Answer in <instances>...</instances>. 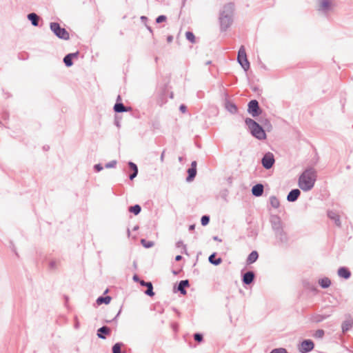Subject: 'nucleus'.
Here are the masks:
<instances>
[{
	"instance_id": "nucleus-1",
	"label": "nucleus",
	"mask_w": 353,
	"mask_h": 353,
	"mask_svg": "<svg viewBox=\"0 0 353 353\" xmlns=\"http://www.w3.org/2000/svg\"><path fill=\"white\" fill-rule=\"evenodd\" d=\"M234 4L228 3L224 5L219 12V21L221 32L226 31L233 21Z\"/></svg>"
},
{
	"instance_id": "nucleus-2",
	"label": "nucleus",
	"mask_w": 353,
	"mask_h": 353,
	"mask_svg": "<svg viewBox=\"0 0 353 353\" xmlns=\"http://www.w3.org/2000/svg\"><path fill=\"white\" fill-rule=\"evenodd\" d=\"M316 180V172L313 168L305 169L299 178V187L305 192L312 190Z\"/></svg>"
},
{
	"instance_id": "nucleus-3",
	"label": "nucleus",
	"mask_w": 353,
	"mask_h": 353,
	"mask_svg": "<svg viewBox=\"0 0 353 353\" xmlns=\"http://www.w3.org/2000/svg\"><path fill=\"white\" fill-rule=\"evenodd\" d=\"M245 123L254 137L259 140H265L266 139L267 137L263 128L254 119L246 118Z\"/></svg>"
},
{
	"instance_id": "nucleus-4",
	"label": "nucleus",
	"mask_w": 353,
	"mask_h": 353,
	"mask_svg": "<svg viewBox=\"0 0 353 353\" xmlns=\"http://www.w3.org/2000/svg\"><path fill=\"white\" fill-rule=\"evenodd\" d=\"M50 28L59 39L63 40H68L70 39L69 32L65 28H61L59 23L51 22L50 23Z\"/></svg>"
},
{
	"instance_id": "nucleus-5",
	"label": "nucleus",
	"mask_w": 353,
	"mask_h": 353,
	"mask_svg": "<svg viewBox=\"0 0 353 353\" xmlns=\"http://www.w3.org/2000/svg\"><path fill=\"white\" fill-rule=\"evenodd\" d=\"M237 61L245 72L250 69V62L247 58L245 49L243 46H241L239 50Z\"/></svg>"
},
{
	"instance_id": "nucleus-6",
	"label": "nucleus",
	"mask_w": 353,
	"mask_h": 353,
	"mask_svg": "<svg viewBox=\"0 0 353 353\" xmlns=\"http://www.w3.org/2000/svg\"><path fill=\"white\" fill-rule=\"evenodd\" d=\"M248 112L253 117H256L262 113V110L256 99L251 100L248 104Z\"/></svg>"
},
{
	"instance_id": "nucleus-7",
	"label": "nucleus",
	"mask_w": 353,
	"mask_h": 353,
	"mask_svg": "<svg viewBox=\"0 0 353 353\" xmlns=\"http://www.w3.org/2000/svg\"><path fill=\"white\" fill-rule=\"evenodd\" d=\"M274 163V154L270 152H266L261 159L262 165L266 170L272 168Z\"/></svg>"
},
{
	"instance_id": "nucleus-8",
	"label": "nucleus",
	"mask_w": 353,
	"mask_h": 353,
	"mask_svg": "<svg viewBox=\"0 0 353 353\" xmlns=\"http://www.w3.org/2000/svg\"><path fill=\"white\" fill-rule=\"evenodd\" d=\"M274 234L276 239V245L281 246L288 243V236L283 229L275 232Z\"/></svg>"
},
{
	"instance_id": "nucleus-9",
	"label": "nucleus",
	"mask_w": 353,
	"mask_h": 353,
	"mask_svg": "<svg viewBox=\"0 0 353 353\" xmlns=\"http://www.w3.org/2000/svg\"><path fill=\"white\" fill-rule=\"evenodd\" d=\"M314 347V342L310 339H305L303 340L299 347V351L301 353H308L312 351Z\"/></svg>"
},
{
	"instance_id": "nucleus-10",
	"label": "nucleus",
	"mask_w": 353,
	"mask_h": 353,
	"mask_svg": "<svg viewBox=\"0 0 353 353\" xmlns=\"http://www.w3.org/2000/svg\"><path fill=\"white\" fill-rule=\"evenodd\" d=\"M270 221L274 232L283 229L281 219L278 215H271Z\"/></svg>"
},
{
	"instance_id": "nucleus-11",
	"label": "nucleus",
	"mask_w": 353,
	"mask_h": 353,
	"mask_svg": "<svg viewBox=\"0 0 353 353\" xmlns=\"http://www.w3.org/2000/svg\"><path fill=\"white\" fill-rule=\"evenodd\" d=\"M255 279V273L253 271H248L242 275V282L244 285H250Z\"/></svg>"
},
{
	"instance_id": "nucleus-12",
	"label": "nucleus",
	"mask_w": 353,
	"mask_h": 353,
	"mask_svg": "<svg viewBox=\"0 0 353 353\" xmlns=\"http://www.w3.org/2000/svg\"><path fill=\"white\" fill-rule=\"evenodd\" d=\"M332 10V3L330 0H321L318 10L323 13H327Z\"/></svg>"
},
{
	"instance_id": "nucleus-13",
	"label": "nucleus",
	"mask_w": 353,
	"mask_h": 353,
	"mask_svg": "<svg viewBox=\"0 0 353 353\" xmlns=\"http://www.w3.org/2000/svg\"><path fill=\"white\" fill-rule=\"evenodd\" d=\"M110 333L111 329L109 327L104 325L97 330V335L99 339H105L106 336L110 335Z\"/></svg>"
},
{
	"instance_id": "nucleus-14",
	"label": "nucleus",
	"mask_w": 353,
	"mask_h": 353,
	"mask_svg": "<svg viewBox=\"0 0 353 353\" xmlns=\"http://www.w3.org/2000/svg\"><path fill=\"white\" fill-rule=\"evenodd\" d=\"M140 285L141 286L145 287L147 290L145 291V294L149 296H153L154 295V292L153 291V285L152 283L150 281H145L143 280L140 281Z\"/></svg>"
},
{
	"instance_id": "nucleus-15",
	"label": "nucleus",
	"mask_w": 353,
	"mask_h": 353,
	"mask_svg": "<svg viewBox=\"0 0 353 353\" xmlns=\"http://www.w3.org/2000/svg\"><path fill=\"white\" fill-rule=\"evenodd\" d=\"M301 191L299 189H293L287 195V201L289 202H294L299 199Z\"/></svg>"
},
{
	"instance_id": "nucleus-16",
	"label": "nucleus",
	"mask_w": 353,
	"mask_h": 353,
	"mask_svg": "<svg viewBox=\"0 0 353 353\" xmlns=\"http://www.w3.org/2000/svg\"><path fill=\"white\" fill-rule=\"evenodd\" d=\"M264 192L263 185L261 183H257L252 188V194L256 196H261Z\"/></svg>"
},
{
	"instance_id": "nucleus-17",
	"label": "nucleus",
	"mask_w": 353,
	"mask_h": 353,
	"mask_svg": "<svg viewBox=\"0 0 353 353\" xmlns=\"http://www.w3.org/2000/svg\"><path fill=\"white\" fill-rule=\"evenodd\" d=\"M190 283L188 279L182 280L179 281L177 286V290L183 295H185L187 294V291L185 288L189 287Z\"/></svg>"
},
{
	"instance_id": "nucleus-18",
	"label": "nucleus",
	"mask_w": 353,
	"mask_h": 353,
	"mask_svg": "<svg viewBox=\"0 0 353 353\" xmlns=\"http://www.w3.org/2000/svg\"><path fill=\"white\" fill-rule=\"evenodd\" d=\"M114 111L117 113H121L131 110L130 107H126L121 102H117L114 105Z\"/></svg>"
},
{
	"instance_id": "nucleus-19",
	"label": "nucleus",
	"mask_w": 353,
	"mask_h": 353,
	"mask_svg": "<svg viewBox=\"0 0 353 353\" xmlns=\"http://www.w3.org/2000/svg\"><path fill=\"white\" fill-rule=\"evenodd\" d=\"M338 274L340 277L343 278L345 279H347L351 276V272L348 268L345 267H341L338 270Z\"/></svg>"
},
{
	"instance_id": "nucleus-20",
	"label": "nucleus",
	"mask_w": 353,
	"mask_h": 353,
	"mask_svg": "<svg viewBox=\"0 0 353 353\" xmlns=\"http://www.w3.org/2000/svg\"><path fill=\"white\" fill-rule=\"evenodd\" d=\"M29 21H31V23L33 26H38L39 22L40 20V17L34 12L29 13L27 16Z\"/></svg>"
},
{
	"instance_id": "nucleus-21",
	"label": "nucleus",
	"mask_w": 353,
	"mask_h": 353,
	"mask_svg": "<svg viewBox=\"0 0 353 353\" xmlns=\"http://www.w3.org/2000/svg\"><path fill=\"white\" fill-rule=\"evenodd\" d=\"M128 166L132 170V172L129 175V179L130 180H133L138 174V167L132 161L128 162Z\"/></svg>"
},
{
	"instance_id": "nucleus-22",
	"label": "nucleus",
	"mask_w": 353,
	"mask_h": 353,
	"mask_svg": "<svg viewBox=\"0 0 353 353\" xmlns=\"http://www.w3.org/2000/svg\"><path fill=\"white\" fill-rule=\"evenodd\" d=\"M327 216L330 219H332L334 221V223L336 224V225H337L339 227L341 226V221H340V216L337 213H336L334 211H328Z\"/></svg>"
},
{
	"instance_id": "nucleus-23",
	"label": "nucleus",
	"mask_w": 353,
	"mask_h": 353,
	"mask_svg": "<svg viewBox=\"0 0 353 353\" xmlns=\"http://www.w3.org/2000/svg\"><path fill=\"white\" fill-rule=\"evenodd\" d=\"M225 108L231 114H236L238 111L237 106L234 103L228 100L225 103Z\"/></svg>"
},
{
	"instance_id": "nucleus-24",
	"label": "nucleus",
	"mask_w": 353,
	"mask_h": 353,
	"mask_svg": "<svg viewBox=\"0 0 353 353\" xmlns=\"http://www.w3.org/2000/svg\"><path fill=\"white\" fill-rule=\"evenodd\" d=\"M258 258H259L258 252L254 250L249 254V255L246 259V263L248 265L252 264L257 261Z\"/></svg>"
},
{
	"instance_id": "nucleus-25",
	"label": "nucleus",
	"mask_w": 353,
	"mask_h": 353,
	"mask_svg": "<svg viewBox=\"0 0 353 353\" xmlns=\"http://www.w3.org/2000/svg\"><path fill=\"white\" fill-rule=\"evenodd\" d=\"M353 325V321L352 319H347L343 322L341 328L343 333H345L348 330H350Z\"/></svg>"
},
{
	"instance_id": "nucleus-26",
	"label": "nucleus",
	"mask_w": 353,
	"mask_h": 353,
	"mask_svg": "<svg viewBox=\"0 0 353 353\" xmlns=\"http://www.w3.org/2000/svg\"><path fill=\"white\" fill-rule=\"evenodd\" d=\"M187 172H188V176L186 177V181L187 182L192 181L196 175V172H197L196 168H190L188 169Z\"/></svg>"
},
{
	"instance_id": "nucleus-27",
	"label": "nucleus",
	"mask_w": 353,
	"mask_h": 353,
	"mask_svg": "<svg viewBox=\"0 0 353 353\" xmlns=\"http://www.w3.org/2000/svg\"><path fill=\"white\" fill-rule=\"evenodd\" d=\"M208 261L211 264H213L214 265H218L221 263L222 259L221 258H216V253H212L210 255L208 258Z\"/></svg>"
},
{
	"instance_id": "nucleus-28",
	"label": "nucleus",
	"mask_w": 353,
	"mask_h": 353,
	"mask_svg": "<svg viewBox=\"0 0 353 353\" xmlns=\"http://www.w3.org/2000/svg\"><path fill=\"white\" fill-rule=\"evenodd\" d=\"M319 284L322 288H327L331 285V281L327 277H324L319 280Z\"/></svg>"
},
{
	"instance_id": "nucleus-29",
	"label": "nucleus",
	"mask_w": 353,
	"mask_h": 353,
	"mask_svg": "<svg viewBox=\"0 0 353 353\" xmlns=\"http://www.w3.org/2000/svg\"><path fill=\"white\" fill-rule=\"evenodd\" d=\"M111 299H112V298L110 296H101L97 298V303L98 305H101L103 303L107 305L110 302Z\"/></svg>"
},
{
	"instance_id": "nucleus-30",
	"label": "nucleus",
	"mask_w": 353,
	"mask_h": 353,
	"mask_svg": "<svg viewBox=\"0 0 353 353\" xmlns=\"http://www.w3.org/2000/svg\"><path fill=\"white\" fill-rule=\"evenodd\" d=\"M329 315L315 314L312 316L311 320L314 323H320L326 319Z\"/></svg>"
},
{
	"instance_id": "nucleus-31",
	"label": "nucleus",
	"mask_w": 353,
	"mask_h": 353,
	"mask_svg": "<svg viewBox=\"0 0 353 353\" xmlns=\"http://www.w3.org/2000/svg\"><path fill=\"white\" fill-rule=\"evenodd\" d=\"M270 203L271 206L275 209L278 208L280 205L279 200L275 196H271L270 197Z\"/></svg>"
},
{
	"instance_id": "nucleus-32",
	"label": "nucleus",
	"mask_w": 353,
	"mask_h": 353,
	"mask_svg": "<svg viewBox=\"0 0 353 353\" xmlns=\"http://www.w3.org/2000/svg\"><path fill=\"white\" fill-rule=\"evenodd\" d=\"M123 346V343L121 342L116 343L112 347V353H125L121 352V347Z\"/></svg>"
},
{
	"instance_id": "nucleus-33",
	"label": "nucleus",
	"mask_w": 353,
	"mask_h": 353,
	"mask_svg": "<svg viewBox=\"0 0 353 353\" xmlns=\"http://www.w3.org/2000/svg\"><path fill=\"white\" fill-rule=\"evenodd\" d=\"M128 210L130 212L133 213L134 215H137L141 212V207L139 205L136 204L129 207Z\"/></svg>"
},
{
	"instance_id": "nucleus-34",
	"label": "nucleus",
	"mask_w": 353,
	"mask_h": 353,
	"mask_svg": "<svg viewBox=\"0 0 353 353\" xmlns=\"http://www.w3.org/2000/svg\"><path fill=\"white\" fill-rule=\"evenodd\" d=\"M63 61L66 67H71L73 65L72 59L68 54L64 57Z\"/></svg>"
},
{
	"instance_id": "nucleus-35",
	"label": "nucleus",
	"mask_w": 353,
	"mask_h": 353,
	"mask_svg": "<svg viewBox=\"0 0 353 353\" xmlns=\"http://www.w3.org/2000/svg\"><path fill=\"white\" fill-rule=\"evenodd\" d=\"M141 243L145 248H152L154 245L153 241H147V240H145L144 239H142L141 240Z\"/></svg>"
},
{
	"instance_id": "nucleus-36",
	"label": "nucleus",
	"mask_w": 353,
	"mask_h": 353,
	"mask_svg": "<svg viewBox=\"0 0 353 353\" xmlns=\"http://www.w3.org/2000/svg\"><path fill=\"white\" fill-rule=\"evenodd\" d=\"M185 37L192 43H195V36L193 34V32H192L190 31L186 32H185Z\"/></svg>"
},
{
	"instance_id": "nucleus-37",
	"label": "nucleus",
	"mask_w": 353,
	"mask_h": 353,
	"mask_svg": "<svg viewBox=\"0 0 353 353\" xmlns=\"http://www.w3.org/2000/svg\"><path fill=\"white\" fill-rule=\"evenodd\" d=\"M325 334V332L323 330L319 329L317 330L314 334H313V336L316 339H322Z\"/></svg>"
},
{
	"instance_id": "nucleus-38",
	"label": "nucleus",
	"mask_w": 353,
	"mask_h": 353,
	"mask_svg": "<svg viewBox=\"0 0 353 353\" xmlns=\"http://www.w3.org/2000/svg\"><path fill=\"white\" fill-rule=\"evenodd\" d=\"M210 216L208 215H203L202 216L201 219V223L203 226L207 225L210 222Z\"/></svg>"
},
{
	"instance_id": "nucleus-39",
	"label": "nucleus",
	"mask_w": 353,
	"mask_h": 353,
	"mask_svg": "<svg viewBox=\"0 0 353 353\" xmlns=\"http://www.w3.org/2000/svg\"><path fill=\"white\" fill-rule=\"evenodd\" d=\"M270 353H288L286 349L283 347L273 349Z\"/></svg>"
},
{
	"instance_id": "nucleus-40",
	"label": "nucleus",
	"mask_w": 353,
	"mask_h": 353,
	"mask_svg": "<svg viewBox=\"0 0 353 353\" xmlns=\"http://www.w3.org/2000/svg\"><path fill=\"white\" fill-rule=\"evenodd\" d=\"M117 163V161L116 160H112V161L107 163L105 165V168H113L116 166Z\"/></svg>"
},
{
	"instance_id": "nucleus-41",
	"label": "nucleus",
	"mask_w": 353,
	"mask_h": 353,
	"mask_svg": "<svg viewBox=\"0 0 353 353\" xmlns=\"http://www.w3.org/2000/svg\"><path fill=\"white\" fill-rule=\"evenodd\" d=\"M194 339L197 342H201L203 339V334L201 333H195L194 334Z\"/></svg>"
},
{
	"instance_id": "nucleus-42",
	"label": "nucleus",
	"mask_w": 353,
	"mask_h": 353,
	"mask_svg": "<svg viewBox=\"0 0 353 353\" xmlns=\"http://www.w3.org/2000/svg\"><path fill=\"white\" fill-rule=\"evenodd\" d=\"M166 19H167L166 16H165V15H159V17H157L156 18V22L157 23H161L163 22V21H165Z\"/></svg>"
},
{
	"instance_id": "nucleus-43",
	"label": "nucleus",
	"mask_w": 353,
	"mask_h": 353,
	"mask_svg": "<svg viewBox=\"0 0 353 353\" xmlns=\"http://www.w3.org/2000/svg\"><path fill=\"white\" fill-rule=\"evenodd\" d=\"M57 267V261L55 260H51L49 262V268L51 270H55Z\"/></svg>"
},
{
	"instance_id": "nucleus-44",
	"label": "nucleus",
	"mask_w": 353,
	"mask_h": 353,
	"mask_svg": "<svg viewBox=\"0 0 353 353\" xmlns=\"http://www.w3.org/2000/svg\"><path fill=\"white\" fill-rule=\"evenodd\" d=\"M94 169L96 172H100L103 169V167L102 166V165L101 163H98V164H95L94 165Z\"/></svg>"
},
{
	"instance_id": "nucleus-45",
	"label": "nucleus",
	"mask_w": 353,
	"mask_h": 353,
	"mask_svg": "<svg viewBox=\"0 0 353 353\" xmlns=\"http://www.w3.org/2000/svg\"><path fill=\"white\" fill-rule=\"evenodd\" d=\"M72 59L74 58H77L79 54V52L77 51L76 52H73V53H69L68 54Z\"/></svg>"
},
{
	"instance_id": "nucleus-46",
	"label": "nucleus",
	"mask_w": 353,
	"mask_h": 353,
	"mask_svg": "<svg viewBox=\"0 0 353 353\" xmlns=\"http://www.w3.org/2000/svg\"><path fill=\"white\" fill-rule=\"evenodd\" d=\"M262 123L265 127L272 128L271 123L268 119H265L264 121H262Z\"/></svg>"
},
{
	"instance_id": "nucleus-47",
	"label": "nucleus",
	"mask_w": 353,
	"mask_h": 353,
	"mask_svg": "<svg viewBox=\"0 0 353 353\" xmlns=\"http://www.w3.org/2000/svg\"><path fill=\"white\" fill-rule=\"evenodd\" d=\"M186 110H187V107L184 105V104H181L180 106H179V110L183 112V113H185L186 112Z\"/></svg>"
},
{
	"instance_id": "nucleus-48",
	"label": "nucleus",
	"mask_w": 353,
	"mask_h": 353,
	"mask_svg": "<svg viewBox=\"0 0 353 353\" xmlns=\"http://www.w3.org/2000/svg\"><path fill=\"white\" fill-rule=\"evenodd\" d=\"M122 305L121 306L118 313L117 314V315L115 316V317L112 320V321H115L117 319V317L120 315L121 312V310H122Z\"/></svg>"
},
{
	"instance_id": "nucleus-49",
	"label": "nucleus",
	"mask_w": 353,
	"mask_h": 353,
	"mask_svg": "<svg viewBox=\"0 0 353 353\" xmlns=\"http://www.w3.org/2000/svg\"><path fill=\"white\" fill-rule=\"evenodd\" d=\"M132 279H133V280H134V281H137V282H139V283H140V281H141V280H140V279H139V276H138L137 274H134V275L133 276V278H132Z\"/></svg>"
},
{
	"instance_id": "nucleus-50",
	"label": "nucleus",
	"mask_w": 353,
	"mask_h": 353,
	"mask_svg": "<svg viewBox=\"0 0 353 353\" xmlns=\"http://www.w3.org/2000/svg\"><path fill=\"white\" fill-rule=\"evenodd\" d=\"M196 165H197V163L196 161H193L192 163H191V167L192 168H196Z\"/></svg>"
},
{
	"instance_id": "nucleus-51",
	"label": "nucleus",
	"mask_w": 353,
	"mask_h": 353,
	"mask_svg": "<svg viewBox=\"0 0 353 353\" xmlns=\"http://www.w3.org/2000/svg\"><path fill=\"white\" fill-rule=\"evenodd\" d=\"M165 150H163L161 154L160 160L163 163L164 161Z\"/></svg>"
},
{
	"instance_id": "nucleus-52",
	"label": "nucleus",
	"mask_w": 353,
	"mask_h": 353,
	"mask_svg": "<svg viewBox=\"0 0 353 353\" xmlns=\"http://www.w3.org/2000/svg\"><path fill=\"white\" fill-rule=\"evenodd\" d=\"M173 40V37L171 36V35H169L168 37H167V41L168 43H170L172 42Z\"/></svg>"
},
{
	"instance_id": "nucleus-53",
	"label": "nucleus",
	"mask_w": 353,
	"mask_h": 353,
	"mask_svg": "<svg viewBox=\"0 0 353 353\" xmlns=\"http://www.w3.org/2000/svg\"><path fill=\"white\" fill-rule=\"evenodd\" d=\"M181 259H182V256H181V255H177V256H176V257H175V261H181Z\"/></svg>"
},
{
	"instance_id": "nucleus-54",
	"label": "nucleus",
	"mask_w": 353,
	"mask_h": 353,
	"mask_svg": "<svg viewBox=\"0 0 353 353\" xmlns=\"http://www.w3.org/2000/svg\"><path fill=\"white\" fill-rule=\"evenodd\" d=\"M141 20L142 22H145L148 20V17L145 16L141 17Z\"/></svg>"
},
{
	"instance_id": "nucleus-55",
	"label": "nucleus",
	"mask_w": 353,
	"mask_h": 353,
	"mask_svg": "<svg viewBox=\"0 0 353 353\" xmlns=\"http://www.w3.org/2000/svg\"><path fill=\"white\" fill-rule=\"evenodd\" d=\"M176 245H177V247H180L181 245H183V248L185 249V245H183V242H182V241H179V242L176 243Z\"/></svg>"
},
{
	"instance_id": "nucleus-56",
	"label": "nucleus",
	"mask_w": 353,
	"mask_h": 353,
	"mask_svg": "<svg viewBox=\"0 0 353 353\" xmlns=\"http://www.w3.org/2000/svg\"><path fill=\"white\" fill-rule=\"evenodd\" d=\"M194 228H195V225H194V224H193V225H190L189 226V230H190V231H192V230H194Z\"/></svg>"
},
{
	"instance_id": "nucleus-57",
	"label": "nucleus",
	"mask_w": 353,
	"mask_h": 353,
	"mask_svg": "<svg viewBox=\"0 0 353 353\" xmlns=\"http://www.w3.org/2000/svg\"><path fill=\"white\" fill-rule=\"evenodd\" d=\"M213 239H214V241H221V239H219L217 236H214V237H213Z\"/></svg>"
},
{
	"instance_id": "nucleus-58",
	"label": "nucleus",
	"mask_w": 353,
	"mask_h": 353,
	"mask_svg": "<svg viewBox=\"0 0 353 353\" xmlns=\"http://www.w3.org/2000/svg\"><path fill=\"white\" fill-rule=\"evenodd\" d=\"M146 27H147V29L150 31V32L152 34L153 31H152V28L148 26H146Z\"/></svg>"
},
{
	"instance_id": "nucleus-59",
	"label": "nucleus",
	"mask_w": 353,
	"mask_h": 353,
	"mask_svg": "<svg viewBox=\"0 0 353 353\" xmlns=\"http://www.w3.org/2000/svg\"><path fill=\"white\" fill-rule=\"evenodd\" d=\"M120 101H121V97L120 95H118L117 98V102H119Z\"/></svg>"
},
{
	"instance_id": "nucleus-60",
	"label": "nucleus",
	"mask_w": 353,
	"mask_h": 353,
	"mask_svg": "<svg viewBox=\"0 0 353 353\" xmlns=\"http://www.w3.org/2000/svg\"><path fill=\"white\" fill-rule=\"evenodd\" d=\"M180 163H182L183 162V158L182 157H179V159H178Z\"/></svg>"
},
{
	"instance_id": "nucleus-61",
	"label": "nucleus",
	"mask_w": 353,
	"mask_h": 353,
	"mask_svg": "<svg viewBox=\"0 0 353 353\" xmlns=\"http://www.w3.org/2000/svg\"><path fill=\"white\" fill-rule=\"evenodd\" d=\"M78 327H79V322H77L75 324V328H78Z\"/></svg>"
},
{
	"instance_id": "nucleus-62",
	"label": "nucleus",
	"mask_w": 353,
	"mask_h": 353,
	"mask_svg": "<svg viewBox=\"0 0 353 353\" xmlns=\"http://www.w3.org/2000/svg\"><path fill=\"white\" fill-rule=\"evenodd\" d=\"M206 65H210L211 64V61H208L206 63H205Z\"/></svg>"
},
{
	"instance_id": "nucleus-63",
	"label": "nucleus",
	"mask_w": 353,
	"mask_h": 353,
	"mask_svg": "<svg viewBox=\"0 0 353 353\" xmlns=\"http://www.w3.org/2000/svg\"><path fill=\"white\" fill-rule=\"evenodd\" d=\"M47 148H49V146L43 147V149L47 150Z\"/></svg>"
},
{
	"instance_id": "nucleus-64",
	"label": "nucleus",
	"mask_w": 353,
	"mask_h": 353,
	"mask_svg": "<svg viewBox=\"0 0 353 353\" xmlns=\"http://www.w3.org/2000/svg\"><path fill=\"white\" fill-rule=\"evenodd\" d=\"M47 148H49V146L43 147V149L47 150Z\"/></svg>"
}]
</instances>
